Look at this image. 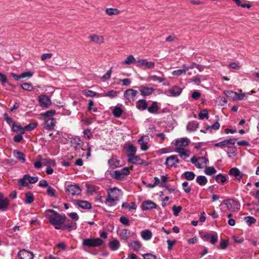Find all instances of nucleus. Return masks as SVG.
<instances>
[{"instance_id": "c756f323", "label": "nucleus", "mask_w": 259, "mask_h": 259, "mask_svg": "<svg viewBox=\"0 0 259 259\" xmlns=\"http://www.w3.org/2000/svg\"><path fill=\"white\" fill-rule=\"evenodd\" d=\"M199 124L196 121L190 122L187 125V130L189 132H193L198 127Z\"/></svg>"}, {"instance_id": "a19ab883", "label": "nucleus", "mask_w": 259, "mask_h": 259, "mask_svg": "<svg viewBox=\"0 0 259 259\" xmlns=\"http://www.w3.org/2000/svg\"><path fill=\"white\" fill-rule=\"evenodd\" d=\"M196 182L201 186H204L207 183V179L205 176H199L196 178Z\"/></svg>"}, {"instance_id": "0eeeda50", "label": "nucleus", "mask_w": 259, "mask_h": 259, "mask_svg": "<svg viewBox=\"0 0 259 259\" xmlns=\"http://www.w3.org/2000/svg\"><path fill=\"white\" fill-rule=\"evenodd\" d=\"M66 191L72 196H78L81 194V189L77 185H70L66 187Z\"/></svg>"}, {"instance_id": "f704fd0d", "label": "nucleus", "mask_w": 259, "mask_h": 259, "mask_svg": "<svg viewBox=\"0 0 259 259\" xmlns=\"http://www.w3.org/2000/svg\"><path fill=\"white\" fill-rule=\"evenodd\" d=\"M120 246V243L118 240L115 239L111 241L109 243L110 248L113 250L115 251L118 249Z\"/></svg>"}, {"instance_id": "0e129e2a", "label": "nucleus", "mask_w": 259, "mask_h": 259, "mask_svg": "<svg viewBox=\"0 0 259 259\" xmlns=\"http://www.w3.org/2000/svg\"><path fill=\"white\" fill-rule=\"evenodd\" d=\"M47 194L51 197H55V190L51 186H48L47 187Z\"/></svg>"}, {"instance_id": "9b49d317", "label": "nucleus", "mask_w": 259, "mask_h": 259, "mask_svg": "<svg viewBox=\"0 0 259 259\" xmlns=\"http://www.w3.org/2000/svg\"><path fill=\"white\" fill-rule=\"evenodd\" d=\"M174 151L179 154L181 158L183 159H186L189 157L190 155V151L184 148H176Z\"/></svg>"}, {"instance_id": "58836bf2", "label": "nucleus", "mask_w": 259, "mask_h": 259, "mask_svg": "<svg viewBox=\"0 0 259 259\" xmlns=\"http://www.w3.org/2000/svg\"><path fill=\"white\" fill-rule=\"evenodd\" d=\"M148 111L151 113H155L159 109L157 103L155 101L152 102L151 105L148 108Z\"/></svg>"}, {"instance_id": "49530a36", "label": "nucleus", "mask_w": 259, "mask_h": 259, "mask_svg": "<svg viewBox=\"0 0 259 259\" xmlns=\"http://www.w3.org/2000/svg\"><path fill=\"white\" fill-rule=\"evenodd\" d=\"M56 113V111L55 110H50L46 111V112L42 113L41 115L42 117H44V119H46L48 118L52 117V116Z\"/></svg>"}, {"instance_id": "72a5a7b5", "label": "nucleus", "mask_w": 259, "mask_h": 259, "mask_svg": "<svg viewBox=\"0 0 259 259\" xmlns=\"http://www.w3.org/2000/svg\"><path fill=\"white\" fill-rule=\"evenodd\" d=\"M137 108L141 110H144L147 108V104L145 100H139L137 103Z\"/></svg>"}, {"instance_id": "c85d7f7f", "label": "nucleus", "mask_w": 259, "mask_h": 259, "mask_svg": "<svg viewBox=\"0 0 259 259\" xmlns=\"http://www.w3.org/2000/svg\"><path fill=\"white\" fill-rule=\"evenodd\" d=\"M206 240H209L210 242L214 244L218 241V235L216 233L213 234H206L204 236Z\"/></svg>"}, {"instance_id": "13d9d810", "label": "nucleus", "mask_w": 259, "mask_h": 259, "mask_svg": "<svg viewBox=\"0 0 259 259\" xmlns=\"http://www.w3.org/2000/svg\"><path fill=\"white\" fill-rule=\"evenodd\" d=\"M4 118L6 121L7 122V123L9 124V125H12L15 123V121L13 120V119L8 116V114L7 113H5L4 114Z\"/></svg>"}, {"instance_id": "c03bdc74", "label": "nucleus", "mask_w": 259, "mask_h": 259, "mask_svg": "<svg viewBox=\"0 0 259 259\" xmlns=\"http://www.w3.org/2000/svg\"><path fill=\"white\" fill-rule=\"evenodd\" d=\"M34 201L33 195L31 192H28L25 194V203L26 204L31 203Z\"/></svg>"}, {"instance_id": "a18cd8bd", "label": "nucleus", "mask_w": 259, "mask_h": 259, "mask_svg": "<svg viewBox=\"0 0 259 259\" xmlns=\"http://www.w3.org/2000/svg\"><path fill=\"white\" fill-rule=\"evenodd\" d=\"M198 161H202V163H206L208 160L204 157H200L197 158L195 156H193L190 159L191 162L194 164H195Z\"/></svg>"}, {"instance_id": "1a4fd4ad", "label": "nucleus", "mask_w": 259, "mask_h": 259, "mask_svg": "<svg viewBox=\"0 0 259 259\" xmlns=\"http://www.w3.org/2000/svg\"><path fill=\"white\" fill-rule=\"evenodd\" d=\"M139 67H145L146 69H152L155 67V63L152 61H148L146 59H139L136 62Z\"/></svg>"}, {"instance_id": "b1692460", "label": "nucleus", "mask_w": 259, "mask_h": 259, "mask_svg": "<svg viewBox=\"0 0 259 259\" xmlns=\"http://www.w3.org/2000/svg\"><path fill=\"white\" fill-rule=\"evenodd\" d=\"M140 91L141 95L145 97L151 95L154 91V89L153 88L142 86L140 87Z\"/></svg>"}, {"instance_id": "dca6fc26", "label": "nucleus", "mask_w": 259, "mask_h": 259, "mask_svg": "<svg viewBox=\"0 0 259 259\" xmlns=\"http://www.w3.org/2000/svg\"><path fill=\"white\" fill-rule=\"evenodd\" d=\"M9 205V200L7 198H4V195L0 193V210L5 211Z\"/></svg>"}, {"instance_id": "09e8293b", "label": "nucleus", "mask_w": 259, "mask_h": 259, "mask_svg": "<svg viewBox=\"0 0 259 259\" xmlns=\"http://www.w3.org/2000/svg\"><path fill=\"white\" fill-rule=\"evenodd\" d=\"M213 178H214L215 181L218 182V183H224L226 180H227V179H226V177H225V176L222 175V174H219L217 176H215V177H213Z\"/></svg>"}, {"instance_id": "9d476101", "label": "nucleus", "mask_w": 259, "mask_h": 259, "mask_svg": "<svg viewBox=\"0 0 259 259\" xmlns=\"http://www.w3.org/2000/svg\"><path fill=\"white\" fill-rule=\"evenodd\" d=\"M138 93V92L137 91L134 90L132 89H129L124 92L123 96L129 101H131V100L134 101Z\"/></svg>"}, {"instance_id": "cd10ccee", "label": "nucleus", "mask_w": 259, "mask_h": 259, "mask_svg": "<svg viewBox=\"0 0 259 259\" xmlns=\"http://www.w3.org/2000/svg\"><path fill=\"white\" fill-rule=\"evenodd\" d=\"M113 116L116 118L120 117L123 112L122 109L120 106H115L112 111Z\"/></svg>"}, {"instance_id": "f257e3e1", "label": "nucleus", "mask_w": 259, "mask_h": 259, "mask_svg": "<svg viewBox=\"0 0 259 259\" xmlns=\"http://www.w3.org/2000/svg\"><path fill=\"white\" fill-rule=\"evenodd\" d=\"M45 214L50 223L54 226L56 229H62L66 220V217L64 214L60 215L53 209L47 210L45 211Z\"/></svg>"}, {"instance_id": "8fccbe9b", "label": "nucleus", "mask_w": 259, "mask_h": 259, "mask_svg": "<svg viewBox=\"0 0 259 259\" xmlns=\"http://www.w3.org/2000/svg\"><path fill=\"white\" fill-rule=\"evenodd\" d=\"M233 1L237 6H240L242 8H250L251 6L250 4H242V2H244V0H233Z\"/></svg>"}, {"instance_id": "f03ea898", "label": "nucleus", "mask_w": 259, "mask_h": 259, "mask_svg": "<svg viewBox=\"0 0 259 259\" xmlns=\"http://www.w3.org/2000/svg\"><path fill=\"white\" fill-rule=\"evenodd\" d=\"M122 195V191L116 187L109 189L107 190L106 204L110 206L115 205L116 204L115 202L119 200Z\"/></svg>"}, {"instance_id": "473e14b6", "label": "nucleus", "mask_w": 259, "mask_h": 259, "mask_svg": "<svg viewBox=\"0 0 259 259\" xmlns=\"http://www.w3.org/2000/svg\"><path fill=\"white\" fill-rule=\"evenodd\" d=\"M76 229V223L70 222V223L64 225L62 227V230L63 231L71 230H75Z\"/></svg>"}, {"instance_id": "e2e57ef3", "label": "nucleus", "mask_w": 259, "mask_h": 259, "mask_svg": "<svg viewBox=\"0 0 259 259\" xmlns=\"http://www.w3.org/2000/svg\"><path fill=\"white\" fill-rule=\"evenodd\" d=\"M182 208L180 206H177L176 205H174L172 207V209L173 211V213L175 216H178L179 212L181 211Z\"/></svg>"}, {"instance_id": "4d7b16f0", "label": "nucleus", "mask_w": 259, "mask_h": 259, "mask_svg": "<svg viewBox=\"0 0 259 259\" xmlns=\"http://www.w3.org/2000/svg\"><path fill=\"white\" fill-rule=\"evenodd\" d=\"M220 125L218 121H217L215 123H214V124H213L212 125H207L206 127V130L210 131L212 130H217L220 128Z\"/></svg>"}, {"instance_id": "bf43d9fd", "label": "nucleus", "mask_w": 259, "mask_h": 259, "mask_svg": "<svg viewBox=\"0 0 259 259\" xmlns=\"http://www.w3.org/2000/svg\"><path fill=\"white\" fill-rule=\"evenodd\" d=\"M216 172L217 170L213 167H207L205 170V173L207 175H211Z\"/></svg>"}, {"instance_id": "ea45409f", "label": "nucleus", "mask_w": 259, "mask_h": 259, "mask_svg": "<svg viewBox=\"0 0 259 259\" xmlns=\"http://www.w3.org/2000/svg\"><path fill=\"white\" fill-rule=\"evenodd\" d=\"M82 93L85 96L90 97H94L96 96H98L99 97V95H100V94L89 90H82Z\"/></svg>"}, {"instance_id": "aec40b11", "label": "nucleus", "mask_w": 259, "mask_h": 259, "mask_svg": "<svg viewBox=\"0 0 259 259\" xmlns=\"http://www.w3.org/2000/svg\"><path fill=\"white\" fill-rule=\"evenodd\" d=\"M89 38L91 41L97 44H102L104 42V37L102 35L93 34L89 36Z\"/></svg>"}, {"instance_id": "338daca9", "label": "nucleus", "mask_w": 259, "mask_h": 259, "mask_svg": "<svg viewBox=\"0 0 259 259\" xmlns=\"http://www.w3.org/2000/svg\"><path fill=\"white\" fill-rule=\"evenodd\" d=\"M128 150L130 152V153L128 154L127 156H133L135 155V153L136 152V149L134 146H133V145H129L128 147Z\"/></svg>"}, {"instance_id": "6ab92c4d", "label": "nucleus", "mask_w": 259, "mask_h": 259, "mask_svg": "<svg viewBox=\"0 0 259 259\" xmlns=\"http://www.w3.org/2000/svg\"><path fill=\"white\" fill-rule=\"evenodd\" d=\"M119 92L114 90L108 91L107 92L100 94L99 97H108L110 99L115 98L117 97Z\"/></svg>"}, {"instance_id": "6e6d98bb", "label": "nucleus", "mask_w": 259, "mask_h": 259, "mask_svg": "<svg viewBox=\"0 0 259 259\" xmlns=\"http://www.w3.org/2000/svg\"><path fill=\"white\" fill-rule=\"evenodd\" d=\"M37 126L36 123H30L28 124V125L24 126L23 128L24 130L28 131H31L34 129Z\"/></svg>"}, {"instance_id": "a878e982", "label": "nucleus", "mask_w": 259, "mask_h": 259, "mask_svg": "<svg viewBox=\"0 0 259 259\" xmlns=\"http://www.w3.org/2000/svg\"><path fill=\"white\" fill-rule=\"evenodd\" d=\"M128 161L133 164H143V160L139 157V156L136 155L133 156H127Z\"/></svg>"}, {"instance_id": "412c9836", "label": "nucleus", "mask_w": 259, "mask_h": 259, "mask_svg": "<svg viewBox=\"0 0 259 259\" xmlns=\"http://www.w3.org/2000/svg\"><path fill=\"white\" fill-rule=\"evenodd\" d=\"M70 143L75 150L83 145V142L78 137L71 139Z\"/></svg>"}, {"instance_id": "423d86ee", "label": "nucleus", "mask_w": 259, "mask_h": 259, "mask_svg": "<svg viewBox=\"0 0 259 259\" xmlns=\"http://www.w3.org/2000/svg\"><path fill=\"white\" fill-rule=\"evenodd\" d=\"M38 100L39 105L41 107L48 108L52 104L50 98L46 95H41L39 96Z\"/></svg>"}, {"instance_id": "de8ad7c7", "label": "nucleus", "mask_w": 259, "mask_h": 259, "mask_svg": "<svg viewBox=\"0 0 259 259\" xmlns=\"http://www.w3.org/2000/svg\"><path fill=\"white\" fill-rule=\"evenodd\" d=\"M148 80L149 81L152 80L154 81H158V82H162L165 80V78L156 75H150L148 77Z\"/></svg>"}, {"instance_id": "37998d69", "label": "nucleus", "mask_w": 259, "mask_h": 259, "mask_svg": "<svg viewBox=\"0 0 259 259\" xmlns=\"http://www.w3.org/2000/svg\"><path fill=\"white\" fill-rule=\"evenodd\" d=\"M119 12V10L114 8H107L105 10L106 14L109 16L117 15Z\"/></svg>"}, {"instance_id": "6e6552de", "label": "nucleus", "mask_w": 259, "mask_h": 259, "mask_svg": "<svg viewBox=\"0 0 259 259\" xmlns=\"http://www.w3.org/2000/svg\"><path fill=\"white\" fill-rule=\"evenodd\" d=\"M180 160L175 155H172L166 158L165 164L167 167H176V164L179 163Z\"/></svg>"}, {"instance_id": "5fc2aeb1", "label": "nucleus", "mask_w": 259, "mask_h": 259, "mask_svg": "<svg viewBox=\"0 0 259 259\" xmlns=\"http://www.w3.org/2000/svg\"><path fill=\"white\" fill-rule=\"evenodd\" d=\"M12 130L15 132H17L18 131H20V132L22 134H24V130L22 127L21 126L19 125H16L15 124V123L12 125Z\"/></svg>"}, {"instance_id": "20e7f679", "label": "nucleus", "mask_w": 259, "mask_h": 259, "mask_svg": "<svg viewBox=\"0 0 259 259\" xmlns=\"http://www.w3.org/2000/svg\"><path fill=\"white\" fill-rule=\"evenodd\" d=\"M130 174V168L124 167L120 170H116L114 171L113 178L118 180H125Z\"/></svg>"}, {"instance_id": "f3484780", "label": "nucleus", "mask_w": 259, "mask_h": 259, "mask_svg": "<svg viewBox=\"0 0 259 259\" xmlns=\"http://www.w3.org/2000/svg\"><path fill=\"white\" fill-rule=\"evenodd\" d=\"M131 232L127 229H123L117 231V234L121 239L127 241L131 236Z\"/></svg>"}, {"instance_id": "ddd939ff", "label": "nucleus", "mask_w": 259, "mask_h": 259, "mask_svg": "<svg viewBox=\"0 0 259 259\" xmlns=\"http://www.w3.org/2000/svg\"><path fill=\"white\" fill-rule=\"evenodd\" d=\"M182 90L178 86H174L171 89L166 91L167 95L168 96L177 97L179 96L182 93Z\"/></svg>"}, {"instance_id": "7c9ffc66", "label": "nucleus", "mask_w": 259, "mask_h": 259, "mask_svg": "<svg viewBox=\"0 0 259 259\" xmlns=\"http://www.w3.org/2000/svg\"><path fill=\"white\" fill-rule=\"evenodd\" d=\"M77 205L83 209H90L92 207L91 204L87 201L78 200Z\"/></svg>"}, {"instance_id": "a211bd4d", "label": "nucleus", "mask_w": 259, "mask_h": 259, "mask_svg": "<svg viewBox=\"0 0 259 259\" xmlns=\"http://www.w3.org/2000/svg\"><path fill=\"white\" fill-rule=\"evenodd\" d=\"M149 140V139L148 136H143L138 140V143L141 145V149L142 150L146 151L147 150V143Z\"/></svg>"}, {"instance_id": "4c0bfd02", "label": "nucleus", "mask_w": 259, "mask_h": 259, "mask_svg": "<svg viewBox=\"0 0 259 259\" xmlns=\"http://www.w3.org/2000/svg\"><path fill=\"white\" fill-rule=\"evenodd\" d=\"M182 177H184L188 181H192L194 179L195 175L192 171H187L183 174Z\"/></svg>"}, {"instance_id": "e433bc0d", "label": "nucleus", "mask_w": 259, "mask_h": 259, "mask_svg": "<svg viewBox=\"0 0 259 259\" xmlns=\"http://www.w3.org/2000/svg\"><path fill=\"white\" fill-rule=\"evenodd\" d=\"M141 237L144 240H148L152 237V232L148 230L143 231L141 233Z\"/></svg>"}, {"instance_id": "864d4df0", "label": "nucleus", "mask_w": 259, "mask_h": 259, "mask_svg": "<svg viewBox=\"0 0 259 259\" xmlns=\"http://www.w3.org/2000/svg\"><path fill=\"white\" fill-rule=\"evenodd\" d=\"M199 117L201 120L204 119L205 118L208 119V114L207 110L206 109L201 110L199 114Z\"/></svg>"}, {"instance_id": "39448f33", "label": "nucleus", "mask_w": 259, "mask_h": 259, "mask_svg": "<svg viewBox=\"0 0 259 259\" xmlns=\"http://www.w3.org/2000/svg\"><path fill=\"white\" fill-rule=\"evenodd\" d=\"M223 202L226 205L228 209L231 211H235L240 208L239 202L234 199L225 200Z\"/></svg>"}, {"instance_id": "5701e85b", "label": "nucleus", "mask_w": 259, "mask_h": 259, "mask_svg": "<svg viewBox=\"0 0 259 259\" xmlns=\"http://www.w3.org/2000/svg\"><path fill=\"white\" fill-rule=\"evenodd\" d=\"M108 163L110 167L113 169L120 166V160L113 156L108 160Z\"/></svg>"}, {"instance_id": "3c124183", "label": "nucleus", "mask_w": 259, "mask_h": 259, "mask_svg": "<svg viewBox=\"0 0 259 259\" xmlns=\"http://www.w3.org/2000/svg\"><path fill=\"white\" fill-rule=\"evenodd\" d=\"M134 57L133 55H129L127 57L126 59L123 62L124 64H131L132 63L136 62Z\"/></svg>"}, {"instance_id": "774afa93", "label": "nucleus", "mask_w": 259, "mask_h": 259, "mask_svg": "<svg viewBox=\"0 0 259 259\" xmlns=\"http://www.w3.org/2000/svg\"><path fill=\"white\" fill-rule=\"evenodd\" d=\"M27 177H26L27 180L31 184L35 183L38 181L37 177H31L29 175H26Z\"/></svg>"}, {"instance_id": "bb28decb", "label": "nucleus", "mask_w": 259, "mask_h": 259, "mask_svg": "<svg viewBox=\"0 0 259 259\" xmlns=\"http://www.w3.org/2000/svg\"><path fill=\"white\" fill-rule=\"evenodd\" d=\"M128 247L134 251H138L141 249L142 244L138 241H133L128 244Z\"/></svg>"}, {"instance_id": "c9c22d12", "label": "nucleus", "mask_w": 259, "mask_h": 259, "mask_svg": "<svg viewBox=\"0 0 259 259\" xmlns=\"http://www.w3.org/2000/svg\"><path fill=\"white\" fill-rule=\"evenodd\" d=\"M14 154L15 157L21 162L24 163L25 162V158L23 153L18 151H14Z\"/></svg>"}, {"instance_id": "603ef678", "label": "nucleus", "mask_w": 259, "mask_h": 259, "mask_svg": "<svg viewBox=\"0 0 259 259\" xmlns=\"http://www.w3.org/2000/svg\"><path fill=\"white\" fill-rule=\"evenodd\" d=\"M26 177H27V175H25L22 179L19 180L18 182L19 185L22 187L28 186V180H27Z\"/></svg>"}, {"instance_id": "393cba45", "label": "nucleus", "mask_w": 259, "mask_h": 259, "mask_svg": "<svg viewBox=\"0 0 259 259\" xmlns=\"http://www.w3.org/2000/svg\"><path fill=\"white\" fill-rule=\"evenodd\" d=\"M156 206V204L151 200L146 201L142 203L143 209L144 210L155 208Z\"/></svg>"}, {"instance_id": "79ce46f5", "label": "nucleus", "mask_w": 259, "mask_h": 259, "mask_svg": "<svg viewBox=\"0 0 259 259\" xmlns=\"http://www.w3.org/2000/svg\"><path fill=\"white\" fill-rule=\"evenodd\" d=\"M224 93L226 96L231 98L233 100H236L237 92H235L233 91H225Z\"/></svg>"}, {"instance_id": "f8f14e48", "label": "nucleus", "mask_w": 259, "mask_h": 259, "mask_svg": "<svg viewBox=\"0 0 259 259\" xmlns=\"http://www.w3.org/2000/svg\"><path fill=\"white\" fill-rule=\"evenodd\" d=\"M21 259H33L34 254L30 251L22 249L19 251L18 254Z\"/></svg>"}, {"instance_id": "7ed1b4c3", "label": "nucleus", "mask_w": 259, "mask_h": 259, "mask_svg": "<svg viewBox=\"0 0 259 259\" xmlns=\"http://www.w3.org/2000/svg\"><path fill=\"white\" fill-rule=\"evenodd\" d=\"M103 243V240L99 238H91L83 239L82 245L90 247H97L101 246Z\"/></svg>"}, {"instance_id": "2f4dec72", "label": "nucleus", "mask_w": 259, "mask_h": 259, "mask_svg": "<svg viewBox=\"0 0 259 259\" xmlns=\"http://www.w3.org/2000/svg\"><path fill=\"white\" fill-rule=\"evenodd\" d=\"M183 69L174 70L172 72V74L175 76H180L183 73H185L188 71V68L186 64L182 66Z\"/></svg>"}, {"instance_id": "052dcab7", "label": "nucleus", "mask_w": 259, "mask_h": 259, "mask_svg": "<svg viewBox=\"0 0 259 259\" xmlns=\"http://www.w3.org/2000/svg\"><path fill=\"white\" fill-rule=\"evenodd\" d=\"M244 220L249 226L256 222L255 219L252 217H246L244 218Z\"/></svg>"}, {"instance_id": "2eb2a0df", "label": "nucleus", "mask_w": 259, "mask_h": 259, "mask_svg": "<svg viewBox=\"0 0 259 259\" xmlns=\"http://www.w3.org/2000/svg\"><path fill=\"white\" fill-rule=\"evenodd\" d=\"M56 122V120L53 117L46 118L45 119L44 127L48 130H52L55 126Z\"/></svg>"}, {"instance_id": "69168bd1", "label": "nucleus", "mask_w": 259, "mask_h": 259, "mask_svg": "<svg viewBox=\"0 0 259 259\" xmlns=\"http://www.w3.org/2000/svg\"><path fill=\"white\" fill-rule=\"evenodd\" d=\"M119 221L124 226H127L130 225V221L125 217L122 216L119 219Z\"/></svg>"}, {"instance_id": "4468645a", "label": "nucleus", "mask_w": 259, "mask_h": 259, "mask_svg": "<svg viewBox=\"0 0 259 259\" xmlns=\"http://www.w3.org/2000/svg\"><path fill=\"white\" fill-rule=\"evenodd\" d=\"M190 141L187 138H179L176 141L175 146L176 148H183L187 146Z\"/></svg>"}, {"instance_id": "4be33fe9", "label": "nucleus", "mask_w": 259, "mask_h": 259, "mask_svg": "<svg viewBox=\"0 0 259 259\" xmlns=\"http://www.w3.org/2000/svg\"><path fill=\"white\" fill-rule=\"evenodd\" d=\"M229 175L234 176L237 180L240 181L242 178V175L240 171L236 167H233L230 169Z\"/></svg>"}, {"instance_id": "680f3d73", "label": "nucleus", "mask_w": 259, "mask_h": 259, "mask_svg": "<svg viewBox=\"0 0 259 259\" xmlns=\"http://www.w3.org/2000/svg\"><path fill=\"white\" fill-rule=\"evenodd\" d=\"M21 87L23 90L28 91H30L33 89V87L31 83H24L21 85Z\"/></svg>"}]
</instances>
